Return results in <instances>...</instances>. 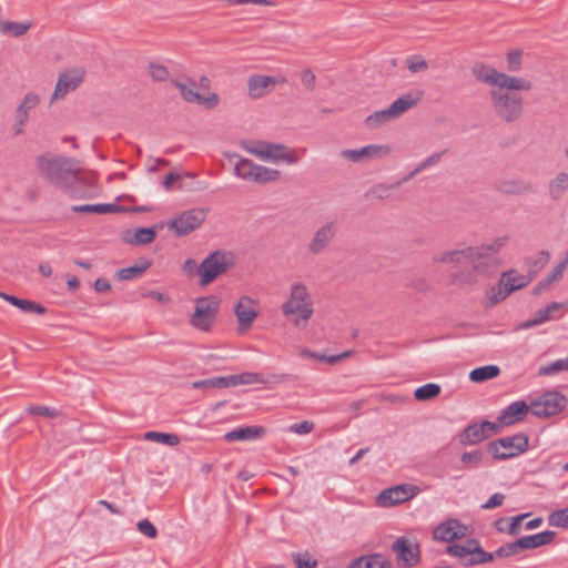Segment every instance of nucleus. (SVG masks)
I'll return each instance as SVG.
<instances>
[{
  "label": "nucleus",
  "mask_w": 568,
  "mask_h": 568,
  "mask_svg": "<svg viewBox=\"0 0 568 568\" xmlns=\"http://www.w3.org/2000/svg\"><path fill=\"white\" fill-rule=\"evenodd\" d=\"M471 74L478 82L489 85L490 108L500 121L514 123L521 118L524 99L519 92L531 90V81L500 72L484 63H476Z\"/></svg>",
  "instance_id": "obj_1"
},
{
  "label": "nucleus",
  "mask_w": 568,
  "mask_h": 568,
  "mask_svg": "<svg viewBox=\"0 0 568 568\" xmlns=\"http://www.w3.org/2000/svg\"><path fill=\"white\" fill-rule=\"evenodd\" d=\"M478 254L476 246L460 245L435 254L433 262L445 265L470 263L469 268L462 270L453 275V282L460 286L474 285L490 277L493 270L491 262L479 261Z\"/></svg>",
  "instance_id": "obj_2"
},
{
  "label": "nucleus",
  "mask_w": 568,
  "mask_h": 568,
  "mask_svg": "<svg viewBox=\"0 0 568 568\" xmlns=\"http://www.w3.org/2000/svg\"><path fill=\"white\" fill-rule=\"evenodd\" d=\"M37 166L50 183L70 196L78 194V185L84 181L83 174L69 158L42 155L38 158Z\"/></svg>",
  "instance_id": "obj_3"
},
{
  "label": "nucleus",
  "mask_w": 568,
  "mask_h": 568,
  "mask_svg": "<svg viewBox=\"0 0 568 568\" xmlns=\"http://www.w3.org/2000/svg\"><path fill=\"white\" fill-rule=\"evenodd\" d=\"M284 317L295 327H304L314 315V301L308 286L302 281L290 284L287 295L281 305Z\"/></svg>",
  "instance_id": "obj_4"
},
{
  "label": "nucleus",
  "mask_w": 568,
  "mask_h": 568,
  "mask_svg": "<svg viewBox=\"0 0 568 568\" xmlns=\"http://www.w3.org/2000/svg\"><path fill=\"white\" fill-rule=\"evenodd\" d=\"M422 98L423 92L419 90L410 91L400 95L386 109L375 111L367 115L364 121L366 128L375 130L390 121L400 118L407 111L416 106L420 102Z\"/></svg>",
  "instance_id": "obj_5"
},
{
  "label": "nucleus",
  "mask_w": 568,
  "mask_h": 568,
  "mask_svg": "<svg viewBox=\"0 0 568 568\" xmlns=\"http://www.w3.org/2000/svg\"><path fill=\"white\" fill-rule=\"evenodd\" d=\"M242 146L246 152L263 161L286 164H296L300 161L296 151L285 144L254 141L243 143Z\"/></svg>",
  "instance_id": "obj_6"
},
{
  "label": "nucleus",
  "mask_w": 568,
  "mask_h": 568,
  "mask_svg": "<svg viewBox=\"0 0 568 568\" xmlns=\"http://www.w3.org/2000/svg\"><path fill=\"white\" fill-rule=\"evenodd\" d=\"M220 308V301L215 296H204L195 300L194 311L190 316V325L200 332L212 329Z\"/></svg>",
  "instance_id": "obj_7"
},
{
  "label": "nucleus",
  "mask_w": 568,
  "mask_h": 568,
  "mask_svg": "<svg viewBox=\"0 0 568 568\" xmlns=\"http://www.w3.org/2000/svg\"><path fill=\"white\" fill-rule=\"evenodd\" d=\"M235 264V256L231 252L215 251L207 255L200 264V284L206 286L217 276L224 274Z\"/></svg>",
  "instance_id": "obj_8"
},
{
  "label": "nucleus",
  "mask_w": 568,
  "mask_h": 568,
  "mask_svg": "<svg viewBox=\"0 0 568 568\" xmlns=\"http://www.w3.org/2000/svg\"><path fill=\"white\" fill-rule=\"evenodd\" d=\"M209 210L204 207H193L181 212L168 222V229L176 236H185L204 223Z\"/></svg>",
  "instance_id": "obj_9"
},
{
  "label": "nucleus",
  "mask_w": 568,
  "mask_h": 568,
  "mask_svg": "<svg viewBox=\"0 0 568 568\" xmlns=\"http://www.w3.org/2000/svg\"><path fill=\"white\" fill-rule=\"evenodd\" d=\"M528 448V437L523 434L503 437L488 445V453L495 459H508L518 456L526 452Z\"/></svg>",
  "instance_id": "obj_10"
},
{
  "label": "nucleus",
  "mask_w": 568,
  "mask_h": 568,
  "mask_svg": "<svg viewBox=\"0 0 568 568\" xmlns=\"http://www.w3.org/2000/svg\"><path fill=\"white\" fill-rule=\"evenodd\" d=\"M392 148L387 144H368L359 149H344L339 156L355 164H366L372 161L381 160L389 155Z\"/></svg>",
  "instance_id": "obj_11"
},
{
  "label": "nucleus",
  "mask_w": 568,
  "mask_h": 568,
  "mask_svg": "<svg viewBox=\"0 0 568 568\" xmlns=\"http://www.w3.org/2000/svg\"><path fill=\"white\" fill-rule=\"evenodd\" d=\"M566 398L555 390L541 394L529 404L530 413L537 417L546 418L562 410Z\"/></svg>",
  "instance_id": "obj_12"
},
{
  "label": "nucleus",
  "mask_w": 568,
  "mask_h": 568,
  "mask_svg": "<svg viewBox=\"0 0 568 568\" xmlns=\"http://www.w3.org/2000/svg\"><path fill=\"white\" fill-rule=\"evenodd\" d=\"M239 334L246 333L258 316V303L250 296H241L233 307Z\"/></svg>",
  "instance_id": "obj_13"
},
{
  "label": "nucleus",
  "mask_w": 568,
  "mask_h": 568,
  "mask_svg": "<svg viewBox=\"0 0 568 568\" xmlns=\"http://www.w3.org/2000/svg\"><path fill=\"white\" fill-rule=\"evenodd\" d=\"M418 491L419 489L412 484L397 485L383 490L377 497V503L382 507H390L414 498Z\"/></svg>",
  "instance_id": "obj_14"
},
{
  "label": "nucleus",
  "mask_w": 568,
  "mask_h": 568,
  "mask_svg": "<svg viewBox=\"0 0 568 568\" xmlns=\"http://www.w3.org/2000/svg\"><path fill=\"white\" fill-rule=\"evenodd\" d=\"M468 535V527L455 518L444 520L433 530V539L443 542H452L454 540L463 539Z\"/></svg>",
  "instance_id": "obj_15"
},
{
  "label": "nucleus",
  "mask_w": 568,
  "mask_h": 568,
  "mask_svg": "<svg viewBox=\"0 0 568 568\" xmlns=\"http://www.w3.org/2000/svg\"><path fill=\"white\" fill-rule=\"evenodd\" d=\"M337 233L335 222H327L317 227L307 244V251L312 255L322 254L333 242Z\"/></svg>",
  "instance_id": "obj_16"
},
{
  "label": "nucleus",
  "mask_w": 568,
  "mask_h": 568,
  "mask_svg": "<svg viewBox=\"0 0 568 568\" xmlns=\"http://www.w3.org/2000/svg\"><path fill=\"white\" fill-rule=\"evenodd\" d=\"M284 77L253 74L247 79V94L252 99H260L273 91L276 84H284Z\"/></svg>",
  "instance_id": "obj_17"
},
{
  "label": "nucleus",
  "mask_w": 568,
  "mask_h": 568,
  "mask_svg": "<svg viewBox=\"0 0 568 568\" xmlns=\"http://www.w3.org/2000/svg\"><path fill=\"white\" fill-rule=\"evenodd\" d=\"M174 87L180 91L181 97L190 103H196L201 105H205L206 108H214L219 104V97L215 93H209L207 95H202L195 91V83L192 81H173Z\"/></svg>",
  "instance_id": "obj_18"
},
{
  "label": "nucleus",
  "mask_w": 568,
  "mask_h": 568,
  "mask_svg": "<svg viewBox=\"0 0 568 568\" xmlns=\"http://www.w3.org/2000/svg\"><path fill=\"white\" fill-rule=\"evenodd\" d=\"M498 432L499 425L496 423L485 420L480 424H471L460 434V443L463 445H475Z\"/></svg>",
  "instance_id": "obj_19"
},
{
  "label": "nucleus",
  "mask_w": 568,
  "mask_h": 568,
  "mask_svg": "<svg viewBox=\"0 0 568 568\" xmlns=\"http://www.w3.org/2000/svg\"><path fill=\"white\" fill-rule=\"evenodd\" d=\"M84 71L80 68L68 70L59 74L52 101L64 98L69 92L74 91L83 81Z\"/></svg>",
  "instance_id": "obj_20"
},
{
  "label": "nucleus",
  "mask_w": 568,
  "mask_h": 568,
  "mask_svg": "<svg viewBox=\"0 0 568 568\" xmlns=\"http://www.w3.org/2000/svg\"><path fill=\"white\" fill-rule=\"evenodd\" d=\"M40 103V98L33 92L27 93L20 104L18 105L14 114L13 131L16 135L22 134L24 125L28 122L30 111L36 109Z\"/></svg>",
  "instance_id": "obj_21"
},
{
  "label": "nucleus",
  "mask_w": 568,
  "mask_h": 568,
  "mask_svg": "<svg viewBox=\"0 0 568 568\" xmlns=\"http://www.w3.org/2000/svg\"><path fill=\"white\" fill-rule=\"evenodd\" d=\"M161 229V225H154L151 227L129 229L122 232L121 240L129 245H148L155 240L158 231Z\"/></svg>",
  "instance_id": "obj_22"
},
{
  "label": "nucleus",
  "mask_w": 568,
  "mask_h": 568,
  "mask_svg": "<svg viewBox=\"0 0 568 568\" xmlns=\"http://www.w3.org/2000/svg\"><path fill=\"white\" fill-rule=\"evenodd\" d=\"M530 412L529 405L524 400H517L508 405L498 416L496 424L499 429L523 420Z\"/></svg>",
  "instance_id": "obj_23"
},
{
  "label": "nucleus",
  "mask_w": 568,
  "mask_h": 568,
  "mask_svg": "<svg viewBox=\"0 0 568 568\" xmlns=\"http://www.w3.org/2000/svg\"><path fill=\"white\" fill-rule=\"evenodd\" d=\"M392 549L405 566L412 567L419 561V546L406 538H398Z\"/></svg>",
  "instance_id": "obj_24"
},
{
  "label": "nucleus",
  "mask_w": 568,
  "mask_h": 568,
  "mask_svg": "<svg viewBox=\"0 0 568 568\" xmlns=\"http://www.w3.org/2000/svg\"><path fill=\"white\" fill-rule=\"evenodd\" d=\"M508 242L507 236H498L494 239L491 242L477 245L476 248L478 251V260L479 261H489L493 264L491 275L496 272L498 267V261L491 257V254L498 253Z\"/></svg>",
  "instance_id": "obj_25"
},
{
  "label": "nucleus",
  "mask_w": 568,
  "mask_h": 568,
  "mask_svg": "<svg viewBox=\"0 0 568 568\" xmlns=\"http://www.w3.org/2000/svg\"><path fill=\"white\" fill-rule=\"evenodd\" d=\"M240 385L251 384H282L288 381L286 374H270L264 376L260 373L245 372L239 374Z\"/></svg>",
  "instance_id": "obj_26"
},
{
  "label": "nucleus",
  "mask_w": 568,
  "mask_h": 568,
  "mask_svg": "<svg viewBox=\"0 0 568 568\" xmlns=\"http://www.w3.org/2000/svg\"><path fill=\"white\" fill-rule=\"evenodd\" d=\"M265 429L262 426H246L233 429L224 435L226 442L253 440L262 437Z\"/></svg>",
  "instance_id": "obj_27"
},
{
  "label": "nucleus",
  "mask_w": 568,
  "mask_h": 568,
  "mask_svg": "<svg viewBox=\"0 0 568 568\" xmlns=\"http://www.w3.org/2000/svg\"><path fill=\"white\" fill-rule=\"evenodd\" d=\"M548 196L551 201L561 200L568 192V173L558 172L547 185Z\"/></svg>",
  "instance_id": "obj_28"
},
{
  "label": "nucleus",
  "mask_w": 568,
  "mask_h": 568,
  "mask_svg": "<svg viewBox=\"0 0 568 568\" xmlns=\"http://www.w3.org/2000/svg\"><path fill=\"white\" fill-rule=\"evenodd\" d=\"M556 537V532L546 530L536 535L519 538L521 550L535 549L546 545H550Z\"/></svg>",
  "instance_id": "obj_29"
},
{
  "label": "nucleus",
  "mask_w": 568,
  "mask_h": 568,
  "mask_svg": "<svg viewBox=\"0 0 568 568\" xmlns=\"http://www.w3.org/2000/svg\"><path fill=\"white\" fill-rule=\"evenodd\" d=\"M348 568H392V562L381 554H373L357 558Z\"/></svg>",
  "instance_id": "obj_30"
},
{
  "label": "nucleus",
  "mask_w": 568,
  "mask_h": 568,
  "mask_svg": "<svg viewBox=\"0 0 568 568\" xmlns=\"http://www.w3.org/2000/svg\"><path fill=\"white\" fill-rule=\"evenodd\" d=\"M500 190L504 193L511 195H525L529 194L534 191V186L530 182L523 179H511L503 181L500 184Z\"/></svg>",
  "instance_id": "obj_31"
},
{
  "label": "nucleus",
  "mask_w": 568,
  "mask_h": 568,
  "mask_svg": "<svg viewBox=\"0 0 568 568\" xmlns=\"http://www.w3.org/2000/svg\"><path fill=\"white\" fill-rule=\"evenodd\" d=\"M0 297L2 300L7 301L8 303H10L11 305L17 306L18 308H20L23 312L37 313L40 315L45 313V308L42 305L34 303L30 300H22L14 295H9V294L2 293V292H0Z\"/></svg>",
  "instance_id": "obj_32"
},
{
  "label": "nucleus",
  "mask_w": 568,
  "mask_h": 568,
  "mask_svg": "<svg viewBox=\"0 0 568 568\" xmlns=\"http://www.w3.org/2000/svg\"><path fill=\"white\" fill-rule=\"evenodd\" d=\"M532 276L518 275L515 271L504 272L500 276V282L511 294L513 292L525 287Z\"/></svg>",
  "instance_id": "obj_33"
},
{
  "label": "nucleus",
  "mask_w": 568,
  "mask_h": 568,
  "mask_svg": "<svg viewBox=\"0 0 568 568\" xmlns=\"http://www.w3.org/2000/svg\"><path fill=\"white\" fill-rule=\"evenodd\" d=\"M495 559V555L491 552L485 551L480 546L478 540H475V545L471 548V551L465 562L466 567H473L477 565H484L487 562H491Z\"/></svg>",
  "instance_id": "obj_34"
},
{
  "label": "nucleus",
  "mask_w": 568,
  "mask_h": 568,
  "mask_svg": "<svg viewBox=\"0 0 568 568\" xmlns=\"http://www.w3.org/2000/svg\"><path fill=\"white\" fill-rule=\"evenodd\" d=\"M71 210L78 213L112 214L120 212L122 209L120 205L110 203L73 205Z\"/></svg>",
  "instance_id": "obj_35"
},
{
  "label": "nucleus",
  "mask_w": 568,
  "mask_h": 568,
  "mask_svg": "<svg viewBox=\"0 0 568 568\" xmlns=\"http://www.w3.org/2000/svg\"><path fill=\"white\" fill-rule=\"evenodd\" d=\"M33 26L32 21L16 22V21H2L0 23V32L2 34H10L12 37L24 36Z\"/></svg>",
  "instance_id": "obj_36"
},
{
  "label": "nucleus",
  "mask_w": 568,
  "mask_h": 568,
  "mask_svg": "<svg viewBox=\"0 0 568 568\" xmlns=\"http://www.w3.org/2000/svg\"><path fill=\"white\" fill-rule=\"evenodd\" d=\"M476 539H468L465 544H453L446 548V552L459 560V564L465 566V562L475 545Z\"/></svg>",
  "instance_id": "obj_37"
},
{
  "label": "nucleus",
  "mask_w": 568,
  "mask_h": 568,
  "mask_svg": "<svg viewBox=\"0 0 568 568\" xmlns=\"http://www.w3.org/2000/svg\"><path fill=\"white\" fill-rule=\"evenodd\" d=\"M500 374V369L496 365H486L473 369L469 374V379L474 383H483L493 379Z\"/></svg>",
  "instance_id": "obj_38"
},
{
  "label": "nucleus",
  "mask_w": 568,
  "mask_h": 568,
  "mask_svg": "<svg viewBox=\"0 0 568 568\" xmlns=\"http://www.w3.org/2000/svg\"><path fill=\"white\" fill-rule=\"evenodd\" d=\"M151 265L149 260H143L139 265H132L129 267L121 268L116 273V277L120 281H129L141 276Z\"/></svg>",
  "instance_id": "obj_39"
},
{
  "label": "nucleus",
  "mask_w": 568,
  "mask_h": 568,
  "mask_svg": "<svg viewBox=\"0 0 568 568\" xmlns=\"http://www.w3.org/2000/svg\"><path fill=\"white\" fill-rule=\"evenodd\" d=\"M256 166L257 164H255L253 161L248 159H241L235 164L234 171L239 178L255 182Z\"/></svg>",
  "instance_id": "obj_40"
},
{
  "label": "nucleus",
  "mask_w": 568,
  "mask_h": 568,
  "mask_svg": "<svg viewBox=\"0 0 568 568\" xmlns=\"http://www.w3.org/2000/svg\"><path fill=\"white\" fill-rule=\"evenodd\" d=\"M351 353L352 352L347 351V352H344L338 355L325 356L320 353L312 352L307 348H303L301 351V356L306 357V358H312V359L318 361V362H325L328 364H336V363L341 362L342 359L348 357L351 355Z\"/></svg>",
  "instance_id": "obj_41"
},
{
  "label": "nucleus",
  "mask_w": 568,
  "mask_h": 568,
  "mask_svg": "<svg viewBox=\"0 0 568 568\" xmlns=\"http://www.w3.org/2000/svg\"><path fill=\"white\" fill-rule=\"evenodd\" d=\"M144 439L155 442L166 446H176L180 443V438L175 434L160 433V432H146Z\"/></svg>",
  "instance_id": "obj_42"
},
{
  "label": "nucleus",
  "mask_w": 568,
  "mask_h": 568,
  "mask_svg": "<svg viewBox=\"0 0 568 568\" xmlns=\"http://www.w3.org/2000/svg\"><path fill=\"white\" fill-rule=\"evenodd\" d=\"M510 293L499 281L496 285L491 286L486 292L487 305L495 306L499 302L504 301Z\"/></svg>",
  "instance_id": "obj_43"
},
{
  "label": "nucleus",
  "mask_w": 568,
  "mask_h": 568,
  "mask_svg": "<svg viewBox=\"0 0 568 568\" xmlns=\"http://www.w3.org/2000/svg\"><path fill=\"white\" fill-rule=\"evenodd\" d=\"M444 153L445 151L430 154L428 158L423 160L408 175L404 176L403 181H409L412 178L425 171L426 169L438 164Z\"/></svg>",
  "instance_id": "obj_44"
},
{
  "label": "nucleus",
  "mask_w": 568,
  "mask_h": 568,
  "mask_svg": "<svg viewBox=\"0 0 568 568\" xmlns=\"http://www.w3.org/2000/svg\"><path fill=\"white\" fill-rule=\"evenodd\" d=\"M440 386L435 383L425 384L415 389L414 396L417 400H430L440 394Z\"/></svg>",
  "instance_id": "obj_45"
},
{
  "label": "nucleus",
  "mask_w": 568,
  "mask_h": 568,
  "mask_svg": "<svg viewBox=\"0 0 568 568\" xmlns=\"http://www.w3.org/2000/svg\"><path fill=\"white\" fill-rule=\"evenodd\" d=\"M255 182L256 183H268L277 181L281 176V172L275 169L266 168L263 165L256 166Z\"/></svg>",
  "instance_id": "obj_46"
},
{
  "label": "nucleus",
  "mask_w": 568,
  "mask_h": 568,
  "mask_svg": "<svg viewBox=\"0 0 568 568\" xmlns=\"http://www.w3.org/2000/svg\"><path fill=\"white\" fill-rule=\"evenodd\" d=\"M565 371H568V357L562 358V359H557L549 365L541 366L538 369V374L540 376H547V375H552V374H556L559 372H565Z\"/></svg>",
  "instance_id": "obj_47"
},
{
  "label": "nucleus",
  "mask_w": 568,
  "mask_h": 568,
  "mask_svg": "<svg viewBox=\"0 0 568 568\" xmlns=\"http://www.w3.org/2000/svg\"><path fill=\"white\" fill-rule=\"evenodd\" d=\"M519 545V539H517L513 542L500 546L496 551L491 552V555H495V558H508L515 556L523 551Z\"/></svg>",
  "instance_id": "obj_48"
},
{
  "label": "nucleus",
  "mask_w": 568,
  "mask_h": 568,
  "mask_svg": "<svg viewBox=\"0 0 568 568\" xmlns=\"http://www.w3.org/2000/svg\"><path fill=\"white\" fill-rule=\"evenodd\" d=\"M296 568H316L317 560L308 551L292 554Z\"/></svg>",
  "instance_id": "obj_49"
},
{
  "label": "nucleus",
  "mask_w": 568,
  "mask_h": 568,
  "mask_svg": "<svg viewBox=\"0 0 568 568\" xmlns=\"http://www.w3.org/2000/svg\"><path fill=\"white\" fill-rule=\"evenodd\" d=\"M149 74L153 81L162 82L169 79L170 72L165 65L151 62L149 64Z\"/></svg>",
  "instance_id": "obj_50"
},
{
  "label": "nucleus",
  "mask_w": 568,
  "mask_h": 568,
  "mask_svg": "<svg viewBox=\"0 0 568 568\" xmlns=\"http://www.w3.org/2000/svg\"><path fill=\"white\" fill-rule=\"evenodd\" d=\"M548 524L552 527L568 528V508L552 511L548 516Z\"/></svg>",
  "instance_id": "obj_51"
},
{
  "label": "nucleus",
  "mask_w": 568,
  "mask_h": 568,
  "mask_svg": "<svg viewBox=\"0 0 568 568\" xmlns=\"http://www.w3.org/2000/svg\"><path fill=\"white\" fill-rule=\"evenodd\" d=\"M483 457L481 450L466 452L462 455L460 462L465 468H475L481 463Z\"/></svg>",
  "instance_id": "obj_52"
},
{
  "label": "nucleus",
  "mask_w": 568,
  "mask_h": 568,
  "mask_svg": "<svg viewBox=\"0 0 568 568\" xmlns=\"http://www.w3.org/2000/svg\"><path fill=\"white\" fill-rule=\"evenodd\" d=\"M550 317L549 315L546 313V310L545 308H541L539 311L536 312V314L534 315V317H531L530 320L528 321H525L524 323H521L518 328L519 329H527V328H530V327H534V326H537V325H540L547 321H549Z\"/></svg>",
  "instance_id": "obj_53"
},
{
  "label": "nucleus",
  "mask_w": 568,
  "mask_h": 568,
  "mask_svg": "<svg viewBox=\"0 0 568 568\" xmlns=\"http://www.w3.org/2000/svg\"><path fill=\"white\" fill-rule=\"evenodd\" d=\"M406 181H403V179L395 184H377L372 190L371 193L374 197L377 199H385L389 195L390 191L395 190L396 187H399L403 183Z\"/></svg>",
  "instance_id": "obj_54"
},
{
  "label": "nucleus",
  "mask_w": 568,
  "mask_h": 568,
  "mask_svg": "<svg viewBox=\"0 0 568 568\" xmlns=\"http://www.w3.org/2000/svg\"><path fill=\"white\" fill-rule=\"evenodd\" d=\"M523 52L520 50H513L507 53V69L510 72H518L523 68L521 61Z\"/></svg>",
  "instance_id": "obj_55"
},
{
  "label": "nucleus",
  "mask_w": 568,
  "mask_h": 568,
  "mask_svg": "<svg viewBox=\"0 0 568 568\" xmlns=\"http://www.w3.org/2000/svg\"><path fill=\"white\" fill-rule=\"evenodd\" d=\"M406 67L412 73H417L427 70L428 63L419 55H412L406 60Z\"/></svg>",
  "instance_id": "obj_56"
},
{
  "label": "nucleus",
  "mask_w": 568,
  "mask_h": 568,
  "mask_svg": "<svg viewBox=\"0 0 568 568\" xmlns=\"http://www.w3.org/2000/svg\"><path fill=\"white\" fill-rule=\"evenodd\" d=\"M549 258H550V255L547 251L539 252L538 255L536 256V260L534 261V263L530 264V271L532 273L530 276H534L542 267H545V265L549 262Z\"/></svg>",
  "instance_id": "obj_57"
},
{
  "label": "nucleus",
  "mask_w": 568,
  "mask_h": 568,
  "mask_svg": "<svg viewBox=\"0 0 568 568\" xmlns=\"http://www.w3.org/2000/svg\"><path fill=\"white\" fill-rule=\"evenodd\" d=\"M528 516H529V514H521V515L513 517L507 527V534H509L510 536L519 535L521 531V523Z\"/></svg>",
  "instance_id": "obj_58"
},
{
  "label": "nucleus",
  "mask_w": 568,
  "mask_h": 568,
  "mask_svg": "<svg viewBox=\"0 0 568 568\" xmlns=\"http://www.w3.org/2000/svg\"><path fill=\"white\" fill-rule=\"evenodd\" d=\"M136 527L142 535L149 538H155L158 536L155 526L149 519L140 520Z\"/></svg>",
  "instance_id": "obj_59"
},
{
  "label": "nucleus",
  "mask_w": 568,
  "mask_h": 568,
  "mask_svg": "<svg viewBox=\"0 0 568 568\" xmlns=\"http://www.w3.org/2000/svg\"><path fill=\"white\" fill-rule=\"evenodd\" d=\"M567 266H568V252H566L565 257L562 258V261L559 262V264L554 270V272L550 275H548L547 277L552 283L559 281L562 277L564 272L567 268Z\"/></svg>",
  "instance_id": "obj_60"
},
{
  "label": "nucleus",
  "mask_w": 568,
  "mask_h": 568,
  "mask_svg": "<svg viewBox=\"0 0 568 568\" xmlns=\"http://www.w3.org/2000/svg\"><path fill=\"white\" fill-rule=\"evenodd\" d=\"M27 410L31 415H34V416H48V417H51V418L57 416V412L55 410H52L49 407L41 406V405H30L27 408Z\"/></svg>",
  "instance_id": "obj_61"
},
{
  "label": "nucleus",
  "mask_w": 568,
  "mask_h": 568,
  "mask_svg": "<svg viewBox=\"0 0 568 568\" xmlns=\"http://www.w3.org/2000/svg\"><path fill=\"white\" fill-rule=\"evenodd\" d=\"M314 429V423L304 420L298 424H293L290 426V432L298 435L310 434Z\"/></svg>",
  "instance_id": "obj_62"
},
{
  "label": "nucleus",
  "mask_w": 568,
  "mask_h": 568,
  "mask_svg": "<svg viewBox=\"0 0 568 568\" xmlns=\"http://www.w3.org/2000/svg\"><path fill=\"white\" fill-rule=\"evenodd\" d=\"M505 500V495L500 493H496L489 497V499L481 505L483 509H493L503 505Z\"/></svg>",
  "instance_id": "obj_63"
},
{
  "label": "nucleus",
  "mask_w": 568,
  "mask_h": 568,
  "mask_svg": "<svg viewBox=\"0 0 568 568\" xmlns=\"http://www.w3.org/2000/svg\"><path fill=\"white\" fill-rule=\"evenodd\" d=\"M301 81L306 89L312 91L315 88L316 77L311 70H304L301 73Z\"/></svg>",
  "instance_id": "obj_64"
}]
</instances>
